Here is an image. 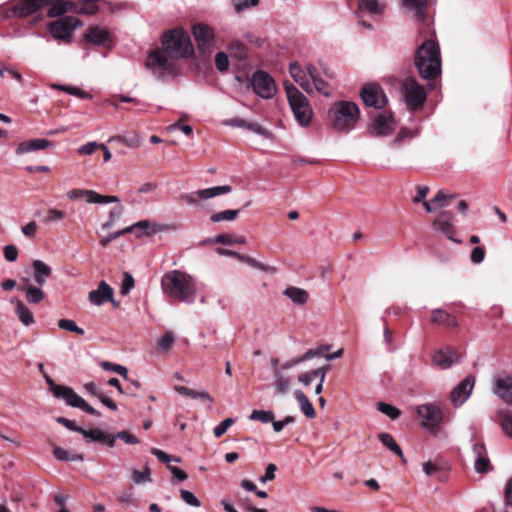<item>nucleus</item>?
Instances as JSON below:
<instances>
[{"label":"nucleus","mask_w":512,"mask_h":512,"mask_svg":"<svg viewBox=\"0 0 512 512\" xmlns=\"http://www.w3.org/2000/svg\"><path fill=\"white\" fill-rule=\"evenodd\" d=\"M161 287L167 296L184 303H193L196 298V283L194 279L179 270H173L163 275Z\"/></svg>","instance_id":"1"},{"label":"nucleus","mask_w":512,"mask_h":512,"mask_svg":"<svg viewBox=\"0 0 512 512\" xmlns=\"http://www.w3.org/2000/svg\"><path fill=\"white\" fill-rule=\"evenodd\" d=\"M414 63L422 79L435 80L441 73L439 45L433 40L423 42L416 51Z\"/></svg>","instance_id":"2"},{"label":"nucleus","mask_w":512,"mask_h":512,"mask_svg":"<svg viewBox=\"0 0 512 512\" xmlns=\"http://www.w3.org/2000/svg\"><path fill=\"white\" fill-rule=\"evenodd\" d=\"M163 50L172 59L189 57L194 48L190 36L181 28L173 29L163 35Z\"/></svg>","instance_id":"3"},{"label":"nucleus","mask_w":512,"mask_h":512,"mask_svg":"<svg viewBox=\"0 0 512 512\" xmlns=\"http://www.w3.org/2000/svg\"><path fill=\"white\" fill-rule=\"evenodd\" d=\"M330 114L334 129L347 132L355 127L359 120L360 110L354 102L340 101L333 104Z\"/></svg>","instance_id":"4"},{"label":"nucleus","mask_w":512,"mask_h":512,"mask_svg":"<svg viewBox=\"0 0 512 512\" xmlns=\"http://www.w3.org/2000/svg\"><path fill=\"white\" fill-rule=\"evenodd\" d=\"M43 7H49L50 17L60 16L67 11L64 5L58 3V0H15L10 10L14 16L25 18Z\"/></svg>","instance_id":"5"},{"label":"nucleus","mask_w":512,"mask_h":512,"mask_svg":"<svg viewBox=\"0 0 512 512\" xmlns=\"http://www.w3.org/2000/svg\"><path fill=\"white\" fill-rule=\"evenodd\" d=\"M285 91L297 123L302 127H307L313 115L308 99L293 84L285 83Z\"/></svg>","instance_id":"6"},{"label":"nucleus","mask_w":512,"mask_h":512,"mask_svg":"<svg viewBox=\"0 0 512 512\" xmlns=\"http://www.w3.org/2000/svg\"><path fill=\"white\" fill-rule=\"evenodd\" d=\"M401 96L410 110H417L427 99L424 87L414 77H407L400 86Z\"/></svg>","instance_id":"7"},{"label":"nucleus","mask_w":512,"mask_h":512,"mask_svg":"<svg viewBox=\"0 0 512 512\" xmlns=\"http://www.w3.org/2000/svg\"><path fill=\"white\" fill-rule=\"evenodd\" d=\"M81 24L75 16H64L49 23L47 31L56 40L68 41Z\"/></svg>","instance_id":"8"},{"label":"nucleus","mask_w":512,"mask_h":512,"mask_svg":"<svg viewBox=\"0 0 512 512\" xmlns=\"http://www.w3.org/2000/svg\"><path fill=\"white\" fill-rule=\"evenodd\" d=\"M197 48L203 55L210 56L216 49V40L213 30L206 24L198 23L192 27Z\"/></svg>","instance_id":"9"},{"label":"nucleus","mask_w":512,"mask_h":512,"mask_svg":"<svg viewBox=\"0 0 512 512\" xmlns=\"http://www.w3.org/2000/svg\"><path fill=\"white\" fill-rule=\"evenodd\" d=\"M56 398H62L68 406L79 408L89 415L100 417L101 413L90 406L81 396H79L72 388L63 386L55 387Z\"/></svg>","instance_id":"10"},{"label":"nucleus","mask_w":512,"mask_h":512,"mask_svg":"<svg viewBox=\"0 0 512 512\" xmlns=\"http://www.w3.org/2000/svg\"><path fill=\"white\" fill-rule=\"evenodd\" d=\"M231 191L232 187L229 185L215 186L191 193H184L181 195V200L190 206L199 207L201 200H208L222 194L230 193Z\"/></svg>","instance_id":"11"},{"label":"nucleus","mask_w":512,"mask_h":512,"mask_svg":"<svg viewBox=\"0 0 512 512\" xmlns=\"http://www.w3.org/2000/svg\"><path fill=\"white\" fill-rule=\"evenodd\" d=\"M360 94L365 105L378 110L384 108L388 102L382 87L376 83L365 84Z\"/></svg>","instance_id":"12"},{"label":"nucleus","mask_w":512,"mask_h":512,"mask_svg":"<svg viewBox=\"0 0 512 512\" xmlns=\"http://www.w3.org/2000/svg\"><path fill=\"white\" fill-rule=\"evenodd\" d=\"M251 82L254 92L263 99H270L276 93L277 88L274 79L264 71L255 72Z\"/></svg>","instance_id":"13"},{"label":"nucleus","mask_w":512,"mask_h":512,"mask_svg":"<svg viewBox=\"0 0 512 512\" xmlns=\"http://www.w3.org/2000/svg\"><path fill=\"white\" fill-rule=\"evenodd\" d=\"M417 414L421 419V425L428 431H434L443 419L441 409L433 404L418 406Z\"/></svg>","instance_id":"14"},{"label":"nucleus","mask_w":512,"mask_h":512,"mask_svg":"<svg viewBox=\"0 0 512 512\" xmlns=\"http://www.w3.org/2000/svg\"><path fill=\"white\" fill-rule=\"evenodd\" d=\"M492 392L507 404H512V376L499 373L493 377Z\"/></svg>","instance_id":"15"},{"label":"nucleus","mask_w":512,"mask_h":512,"mask_svg":"<svg viewBox=\"0 0 512 512\" xmlns=\"http://www.w3.org/2000/svg\"><path fill=\"white\" fill-rule=\"evenodd\" d=\"M461 355L451 347L440 348L434 351L431 356L432 365L446 370L460 361Z\"/></svg>","instance_id":"16"},{"label":"nucleus","mask_w":512,"mask_h":512,"mask_svg":"<svg viewBox=\"0 0 512 512\" xmlns=\"http://www.w3.org/2000/svg\"><path fill=\"white\" fill-rule=\"evenodd\" d=\"M475 385V378L472 375L465 377L451 392L450 399L455 407L464 404L469 398Z\"/></svg>","instance_id":"17"},{"label":"nucleus","mask_w":512,"mask_h":512,"mask_svg":"<svg viewBox=\"0 0 512 512\" xmlns=\"http://www.w3.org/2000/svg\"><path fill=\"white\" fill-rule=\"evenodd\" d=\"M395 126V120L392 114H379L373 120L371 134L374 136H387L395 130Z\"/></svg>","instance_id":"18"},{"label":"nucleus","mask_w":512,"mask_h":512,"mask_svg":"<svg viewBox=\"0 0 512 512\" xmlns=\"http://www.w3.org/2000/svg\"><path fill=\"white\" fill-rule=\"evenodd\" d=\"M434 1L435 0H401V5L412 17L423 21L427 16L428 7L431 6Z\"/></svg>","instance_id":"19"},{"label":"nucleus","mask_w":512,"mask_h":512,"mask_svg":"<svg viewBox=\"0 0 512 512\" xmlns=\"http://www.w3.org/2000/svg\"><path fill=\"white\" fill-rule=\"evenodd\" d=\"M433 227L436 231L444 234L449 240L458 243L459 241L455 239L454 236V227H453V216L450 212L443 211L438 214L435 221L433 222Z\"/></svg>","instance_id":"20"},{"label":"nucleus","mask_w":512,"mask_h":512,"mask_svg":"<svg viewBox=\"0 0 512 512\" xmlns=\"http://www.w3.org/2000/svg\"><path fill=\"white\" fill-rule=\"evenodd\" d=\"M84 39L96 46H109L111 44L110 32L100 26H90L84 34Z\"/></svg>","instance_id":"21"},{"label":"nucleus","mask_w":512,"mask_h":512,"mask_svg":"<svg viewBox=\"0 0 512 512\" xmlns=\"http://www.w3.org/2000/svg\"><path fill=\"white\" fill-rule=\"evenodd\" d=\"M170 56L165 51L154 50L149 54L147 67L153 72H166L171 68Z\"/></svg>","instance_id":"22"},{"label":"nucleus","mask_w":512,"mask_h":512,"mask_svg":"<svg viewBox=\"0 0 512 512\" xmlns=\"http://www.w3.org/2000/svg\"><path fill=\"white\" fill-rule=\"evenodd\" d=\"M89 301L95 306H101L106 301H110L113 305H117L113 299V289L105 282L101 281L96 290H92L88 295Z\"/></svg>","instance_id":"23"},{"label":"nucleus","mask_w":512,"mask_h":512,"mask_svg":"<svg viewBox=\"0 0 512 512\" xmlns=\"http://www.w3.org/2000/svg\"><path fill=\"white\" fill-rule=\"evenodd\" d=\"M291 77L295 80L300 87L307 93H312V85L310 83V76L308 73V66L303 69L298 63H291L289 67Z\"/></svg>","instance_id":"24"},{"label":"nucleus","mask_w":512,"mask_h":512,"mask_svg":"<svg viewBox=\"0 0 512 512\" xmlns=\"http://www.w3.org/2000/svg\"><path fill=\"white\" fill-rule=\"evenodd\" d=\"M33 268V277L38 286H43L46 284L47 279L50 278L52 274V269L49 265H47L42 260H34L32 262Z\"/></svg>","instance_id":"25"},{"label":"nucleus","mask_w":512,"mask_h":512,"mask_svg":"<svg viewBox=\"0 0 512 512\" xmlns=\"http://www.w3.org/2000/svg\"><path fill=\"white\" fill-rule=\"evenodd\" d=\"M51 145L52 143L47 139H30L21 142L16 149V153L18 155L26 154L33 151L46 149Z\"/></svg>","instance_id":"26"},{"label":"nucleus","mask_w":512,"mask_h":512,"mask_svg":"<svg viewBox=\"0 0 512 512\" xmlns=\"http://www.w3.org/2000/svg\"><path fill=\"white\" fill-rule=\"evenodd\" d=\"M86 439L94 442L105 443L109 447H113L115 445L116 436L107 435L99 428L85 430L83 429L81 433Z\"/></svg>","instance_id":"27"},{"label":"nucleus","mask_w":512,"mask_h":512,"mask_svg":"<svg viewBox=\"0 0 512 512\" xmlns=\"http://www.w3.org/2000/svg\"><path fill=\"white\" fill-rule=\"evenodd\" d=\"M10 302L15 306V313L23 325L29 326L35 322L32 311L21 300L12 298Z\"/></svg>","instance_id":"28"},{"label":"nucleus","mask_w":512,"mask_h":512,"mask_svg":"<svg viewBox=\"0 0 512 512\" xmlns=\"http://www.w3.org/2000/svg\"><path fill=\"white\" fill-rule=\"evenodd\" d=\"M497 422L505 436L512 438V408H501L497 412Z\"/></svg>","instance_id":"29"},{"label":"nucleus","mask_w":512,"mask_h":512,"mask_svg":"<svg viewBox=\"0 0 512 512\" xmlns=\"http://www.w3.org/2000/svg\"><path fill=\"white\" fill-rule=\"evenodd\" d=\"M431 321L437 324H443L449 329H454L458 326L456 318L442 309H434L432 311Z\"/></svg>","instance_id":"30"},{"label":"nucleus","mask_w":512,"mask_h":512,"mask_svg":"<svg viewBox=\"0 0 512 512\" xmlns=\"http://www.w3.org/2000/svg\"><path fill=\"white\" fill-rule=\"evenodd\" d=\"M456 197L457 194H446L443 190H440L434 196L431 202L423 201V206L428 213H431L434 210L431 205L432 203L437 207H446L449 205V201L455 199Z\"/></svg>","instance_id":"31"},{"label":"nucleus","mask_w":512,"mask_h":512,"mask_svg":"<svg viewBox=\"0 0 512 512\" xmlns=\"http://www.w3.org/2000/svg\"><path fill=\"white\" fill-rule=\"evenodd\" d=\"M216 252L219 255H222V256L235 257L239 261L244 262V263L250 265L253 268H257V269H260V270H265V266L262 263H260L259 261H257L256 259H254V258H252L250 256L242 255V254H239V253H237L235 251H232V250H229V249H224V248H217Z\"/></svg>","instance_id":"32"},{"label":"nucleus","mask_w":512,"mask_h":512,"mask_svg":"<svg viewBox=\"0 0 512 512\" xmlns=\"http://www.w3.org/2000/svg\"><path fill=\"white\" fill-rule=\"evenodd\" d=\"M308 73L315 89L325 96H330L331 90L329 84L320 77L316 68L313 67L312 65H308Z\"/></svg>","instance_id":"33"},{"label":"nucleus","mask_w":512,"mask_h":512,"mask_svg":"<svg viewBox=\"0 0 512 512\" xmlns=\"http://www.w3.org/2000/svg\"><path fill=\"white\" fill-rule=\"evenodd\" d=\"M284 295L297 305L305 304L309 298V294L306 290L294 286L286 288Z\"/></svg>","instance_id":"34"},{"label":"nucleus","mask_w":512,"mask_h":512,"mask_svg":"<svg viewBox=\"0 0 512 512\" xmlns=\"http://www.w3.org/2000/svg\"><path fill=\"white\" fill-rule=\"evenodd\" d=\"M359 9L369 14H381L385 9V0H359Z\"/></svg>","instance_id":"35"},{"label":"nucleus","mask_w":512,"mask_h":512,"mask_svg":"<svg viewBox=\"0 0 512 512\" xmlns=\"http://www.w3.org/2000/svg\"><path fill=\"white\" fill-rule=\"evenodd\" d=\"M294 394L303 414L310 419L314 418L316 415L315 409L306 395L301 390H296Z\"/></svg>","instance_id":"36"},{"label":"nucleus","mask_w":512,"mask_h":512,"mask_svg":"<svg viewBox=\"0 0 512 512\" xmlns=\"http://www.w3.org/2000/svg\"><path fill=\"white\" fill-rule=\"evenodd\" d=\"M40 287L41 286L37 287L29 284L22 288V290L25 292V298L28 301V303L38 304L41 301H43L45 295Z\"/></svg>","instance_id":"37"},{"label":"nucleus","mask_w":512,"mask_h":512,"mask_svg":"<svg viewBox=\"0 0 512 512\" xmlns=\"http://www.w3.org/2000/svg\"><path fill=\"white\" fill-rule=\"evenodd\" d=\"M175 391L179 394L186 395L193 399H201L213 403L214 400L211 395L206 391H196L185 386H175Z\"/></svg>","instance_id":"38"},{"label":"nucleus","mask_w":512,"mask_h":512,"mask_svg":"<svg viewBox=\"0 0 512 512\" xmlns=\"http://www.w3.org/2000/svg\"><path fill=\"white\" fill-rule=\"evenodd\" d=\"M210 242L223 245L245 244L246 238L242 235L236 234H218L213 240H210Z\"/></svg>","instance_id":"39"},{"label":"nucleus","mask_w":512,"mask_h":512,"mask_svg":"<svg viewBox=\"0 0 512 512\" xmlns=\"http://www.w3.org/2000/svg\"><path fill=\"white\" fill-rule=\"evenodd\" d=\"M378 437L385 447H387L390 451H392L393 453L401 457L403 461H405L400 446L396 443L395 439L390 434L380 433Z\"/></svg>","instance_id":"40"},{"label":"nucleus","mask_w":512,"mask_h":512,"mask_svg":"<svg viewBox=\"0 0 512 512\" xmlns=\"http://www.w3.org/2000/svg\"><path fill=\"white\" fill-rule=\"evenodd\" d=\"M53 454L55 458L60 461H83L84 459L82 454H71L69 451L61 447H55Z\"/></svg>","instance_id":"41"},{"label":"nucleus","mask_w":512,"mask_h":512,"mask_svg":"<svg viewBox=\"0 0 512 512\" xmlns=\"http://www.w3.org/2000/svg\"><path fill=\"white\" fill-rule=\"evenodd\" d=\"M275 387L279 394H286L290 387V381L286 378L280 370L274 372Z\"/></svg>","instance_id":"42"},{"label":"nucleus","mask_w":512,"mask_h":512,"mask_svg":"<svg viewBox=\"0 0 512 512\" xmlns=\"http://www.w3.org/2000/svg\"><path fill=\"white\" fill-rule=\"evenodd\" d=\"M275 415L272 411L265 410H253L249 416V419L252 421H260L262 423H271L273 422Z\"/></svg>","instance_id":"43"},{"label":"nucleus","mask_w":512,"mask_h":512,"mask_svg":"<svg viewBox=\"0 0 512 512\" xmlns=\"http://www.w3.org/2000/svg\"><path fill=\"white\" fill-rule=\"evenodd\" d=\"M238 214L239 210H225L217 212L211 216V221L214 223H218L221 221H233L237 218Z\"/></svg>","instance_id":"44"},{"label":"nucleus","mask_w":512,"mask_h":512,"mask_svg":"<svg viewBox=\"0 0 512 512\" xmlns=\"http://www.w3.org/2000/svg\"><path fill=\"white\" fill-rule=\"evenodd\" d=\"M100 366L105 371L115 372V373L121 375L124 379H128V370L125 366H122L120 364L111 363L108 361H102L100 363Z\"/></svg>","instance_id":"45"},{"label":"nucleus","mask_w":512,"mask_h":512,"mask_svg":"<svg viewBox=\"0 0 512 512\" xmlns=\"http://www.w3.org/2000/svg\"><path fill=\"white\" fill-rule=\"evenodd\" d=\"M94 192L93 190H84V189H72L70 191H68L67 193V197L71 200H76L78 198H81V197H85L86 201L88 203H92L93 200V197H94Z\"/></svg>","instance_id":"46"},{"label":"nucleus","mask_w":512,"mask_h":512,"mask_svg":"<svg viewBox=\"0 0 512 512\" xmlns=\"http://www.w3.org/2000/svg\"><path fill=\"white\" fill-rule=\"evenodd\" d=\"M52 87L55 89L65 91L66 93H68L70 95H74V96H77L80 98L90 99L92 97L89 93H87L86 91H84L78 87L64 86V85H57V84L52 85Z\"/></svg>","instance_id":"47"},{"label":"nucleus","mask_w":512,"mask_h":512,"mask_svg":"<svg viewBox=\"0 0 512 512\" xmlns=\"http://www.w3.org/2000/svg\"><path fill=\"white\" fill-rule=\"evenodd\" d=\"M58 327L66 331L76 333L78 335L84 334V330L81 327H79L75 321L70 319H60L58 321Z\"/></svg>","instance_id":"48"},{"label":"nucleus","mask_w":512,"mask_h":512,"mask_svg":"<svg viewBox=\"0 0 512 512\" xmlns=\"http://www.w3.org/2000/svg\"><path fill=\"white\" fill-rule=\"evenodd\" d=\"M64 217H65L64 212H62L58 209H55V208H50L47 210V212L43 218V222L46 224L59 222V221L63 220Z\"/></svg>","instance_id":"49"},{"label":"nucleus","mask_w":512,"mask_h":512,"mask_svg":"<svg viewBox=\"0 0 512 512\" xmlns=\"http://www.w3.org/2000/svg\"><path fill=\"white\" fill-rule=\"evenodd\" d=\"M160 226L155 224V223H151L147 220V228H135L134 230V233L136 235L137 238H142L144 236H149V235H152L153 233L157 232V231H160Z\"/></svg>","instance_id":"50"},{"label":"nucleus","mask_w":512,"mask_h":512,"mask_svg":"<svg viewBox=\"0 0 512 512\" xmlns=\"http://www.w3.org/2000/svg\"><path fill=\"white\" fill-rule=\"evenodd\" d=\"M474 469L477 473H487L492 470V466L488 456L484 458L474 459Z\"/></svg>","instance_id":"51"},{"label":"nucleus","mask_w":512,"mask_h":512,"mask_svg":"<svg viewBox=\"0 0 512 512\" xmlns=\"http://www.w3.org/2000/svg\"><path fill=\"white\" fill-rule=\"evenodd\" d=\"M329 350V346L322 345L316 348L309 349L307 352H305L302 355V359L304 361L316 358V357H322L324 356V353Z\"/></svg>","instance_id":"52"},{"label":"nucleus","mask_w":512,"mask_h":512,"mask_svg":"<svg viewBox=\"0 0 512 512\" xmlns=\"http://www.w3.org/2000/svg\"><path fill=\"white\" fill-rule=\"evenodd\" d=\"M215 66L220 72H226L229 69V59L226 53L218 52L215 55Z\"/></svg>","instance_id":"53"},{"label":"nucleus","mask_w":512,"mask_h":512,"mask_svg":"<svg viewBox=\"0 0 512 512\" xmlns=\"http://www.w3.org/2000/svg\"><path fill=\"white\" fill-rule=\"evenodd\" d=\"M132 480L136 484L150 482L151 481L150 469L148 467H146L144 471L133 470L132 471Z\"/></svg>","instance_id":"54"},{"label":"nucleus","mask_w":512,"mask_h":512,"mask_svg":"<svg viewBox=\"0 0 512 512\" xmlns=\"http://www.w3.org/2000/svg\"><path fill=\"white\" fill-rule=\"evenodd\" d=\"M234 424L233 418H226L222 422H220L213 430L214 436L216 438H220L222 435L226 433L229 427Z\"/></svg>","instance_id":"55"},{"label":"nucleus","mask_w":512,"mask_h":512,"mask_svg":"<svg viewBox=\"0 0 512 512\" xmlns=\"http://www.w3.org/2000/svg\"><path fill=\"white\" fill-rule=\"evenodd\" d=\"M181 499L189 506L200 507L201 503L199 499L190 491L182 489L180 491Z\"/></svg>","instance_id":"56"},{"label":"nucleus","mask_w":512,"mask_h":512,"mask_svg":"<svg viewBox=\"0 0 512 512\" xmlns=\"http://www.w3.org/2000/svg\"><path fill=\"white\" fill-rule=\"evenodd\" d=\"M377 408L380 412L386 414L391 419H396L400 415V411L396 407L383 402H379L377 404Z\"/></svg>","instance_id":"57"},{"label":"nucleus","mask_w":512,"mask_h":512,"mask_svg":"<svg viewBox=\"0 0 512 512\" xmlns=\"http://www.w3.org/2000/svg\"><path fill=\"white\" fill-rule=\"evenodd\" d=\"M174 343V334L171 331L166 332L159 340L158 346L163 351L170 350L172 344Z\"/></svg>","instance_id":"58"},{"label":"nucleus","mask_w":512,"mask_h":512,"mask_svg":"<svg viewBox=\"0 0 512 512\" xmlns=\"http://www.w3.org/2000/svg\"><path fill=\"white\" fill-rule=\"evenodd\" d=\"M259 5V0H233L234 9L237 12H242L250 7Z\"/></svg>","instance_id":"59"},{"label":"nucleus","mask_w":512,"mask_h":512,"mask_svg":"<svg viewBox=\"0 0 512 512\" xmlns=\"http://www.w3.org/2000/svg\"><path fill=\"white\" fill-rule=\"evenodd\" d=\"M134 285H135V282H134V278L132 277V275L129 273H125L124 279H123V282L121 285V289H120V294L123 296L129 294V292L132 290Z\"/></svg>","instance_id":"60"},{"label":"nucleus","mask_w":512,"mask_h":512,"mask_svg":"<svg viewBox=\"0 0 512 512\" xmlns=\"http://www.w3.org/2000/svg\"><path fill=\"white\" fill-rule=\"evenodd\" d=\"M122 214V208L116 207L110 211L109 220L102 225V228L107 230L113 227L115 220Z\"/></svg>","instance_id":"61"},{"label":"nucleus","mask_w":512,"mask_h":512,"mask_svg":"<svg viewBox=\"0 0 512 512\" xmlns=\"http://www.w3.org/2000/svg\"><path fill=\"white\" fill-rule=\"evenodd\" d=\"M472 442H473L472 451H473L475 459L484 458V457L488 456L487 450H486V447L484 444L476 442L474 438H472Z\"/></svg>","instance_id":"62"},{"label":"nucleus","mask_w":512,"mask_h":512,"mask_svg":"<svg viewBox=\"0 0 512 512\" xmlns=\"http://www.w3.org/2000/svg\"><path fill=\"white\" fill-rule=\"evenodd\" d=\"M99 148V143L92 141L88 142L85 145L80 146L77 149V153L80 155H91L94 153L95 150Z\"/></svg>","instance_id":"63"},{"label":"nucleus","mask_w":512,"mask_h":512,"mask_svg":"<svg viewBox=\"0 0 512 512\" xmlns=\"http://www.w3.org/2000/svg\"><path fill=\"white\" fill-rule=\"evenodd\" d=\"M115 436H116V439L118 438V439L124 441L126 444L135 445V444L139 443V439L135 435H133L127 431H120Z\"/></svg>","instance_id":"64"}]
</instances>
